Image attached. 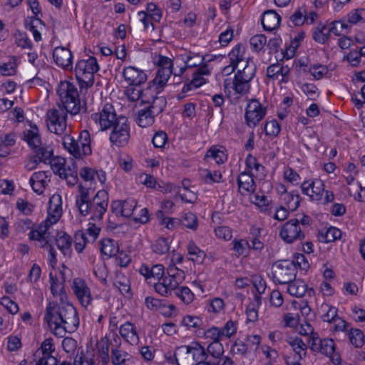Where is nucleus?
<instances>
[{
    "label": "nucleus",
    "instance_id": "44",
    "mask_svg": "<svg viewBox=\"0 0 365 365\" xmlns=\"http://www.w3.org/2000/svg\"><path fill=\"white\" fill-rule=\"evenodd\" d=\"M206 82L205 79L203 76H200L195 72L193 73L192 79L190 82L184 85L182 91L183 93H187L191 91L193 88H199Z\"/></svg>",
    "mask_w": 365,
    "mask_h": 365
},
{
    "label": "nucleus",
    "instance_id": "53",
    "mask_svg": "<svg viewBox=\"0 0 365 365\" xmlns=\"http://www.w3.org/2000/svg\"><path fill=\"white\" fill-rule=\"evenodd\" d=\"M312 185V195L310 197L312 200H319L322 198V195L324 191V184L322 181L311 182Z\"/></svg>",
    "mask_w": 365,
    "mask_h": 365
},
{
    "label": "nucleus",
    "instance_id": "24",
    "mask_svg": "<svg viewBox=\"0 0 365 365\" xmlns=\"http://www.w3.org/2000/svg\"><path fill=\"white\" fill-rule=\"evenodd\" d=\"M46 172L40 171L34 173L29 180V182L34 191L36 193L41 194L43 192V189L48 180Z\"/></svg>",
    "mask_w": 365,
    "mask_h": 365
},
{
    "label": "nucleus",
    "instance_id": "13",
    "mask_svg": "<svg viewBox=\"0 0 365 365\" xmlns=\"http://www.w3.org/2000/svg\"><path fill=\"white\" fill-rule=\"evenodd\" d=\"M163 91L146 88L144 93L143 103L148 104V107L155 115L161 113L167 105V101L163 96H159Z\"/></svg>",
    "mask_w": 365,
    "mask_h": 365
},
{
    "label": "nucleus",
    "instance_id": "33",
    "mask_svg": "<svg viewBox=\"0 0 365 365\" xmlns=\"http://www.w3.org/2000/svg\"><path fill=\"white\" fill-rule=\"evenodd\" d=\"M188 255L190 256V259L197 264L202 263L206 255L204 251L200 250L196 245L191 242L187 246Z\"/></svg>",
    "mask_w": 365,
    "mask_h": 365
},
{
    "label": "nucleus",
    "instance_id": "40",
    "mask_svg": "<svg viewBox=\"0 0 365 365\" xmlns=\"http://www.w3.org/2000/svg\"><path fill=\"white\" fill-rule=\"evenodd\" d=\"M287 342L293 347L294 351L299 355L300 359L306 356L307 345L301 338L295 337L287 341Z\"/></svg>",
    "mask_w": 365,
    "mask_h": 365
},
{
    "label": "nucleus",
    "instance_id": "19",
    "mask_svg": "<svg viewBox=\"0 0 365 365\" xmlns=\"http://www.w3.org/2000/svg\"><path fill=\"white\" fill-rule=\"evenodd\" d=\"M162 282H154L155 290L162 296L168 297L173 290H176L180 284L168 276L163 277Z\"/></svg>",
    "mask_w": 365,
    "mask_h": 365
},
{
    "label": "nucleus",
    "instance_id": "49",
    "mask_svg": "<svg viewBox=\"0 0 365 365\" xmlns=\"http://www.w3.org/2000/svg\"><path fill=\"white\" fill-rule=\"evenodd\" d=\"M322 309L326 311V313L322 316V319L324 322L331 323L336 319L338 312L337 308L325 304L322 306Z\"/></svg>",
    "mask_w": 365,
    "mask_h": 365
},
{
    "label": "nucleus",
    "instance_id": "52",
    "mask_svg": "<svg viewBox=\"0 0 365 365\" xmlns=\"http://www.w3.org/2000/svg\"><path fill=\"white\" fill-rule=\"evenodd\" d=\"M167 274L177 282L182 283L185 279V272L178 269L175 264H170L167 269Z\"/></svg>",
    "mask_w": 365,
    "mask_h": 365
},
{
    "label": "nucleus",
    "instance_id": "25",
    "mask_svg": "<svg viewBox=\"0 0 365 365\" xmlns=\"http://www.w3.org/2000/svg\"><path fill=\"white\" fill-rule=\"evenodd\" d=\"M239 190L240 192L242 190L247 192H253L255 190V184L253 177L251 174L247 172H242L237 179Z\"/></svg>",
    "mask_w": 365,
    "mask_h": 365
},
{
    "label": "nucleus",
    "instance_id": "59",
    "mask_svg": "<svg viewBox=\"0 0 365 365\" xmlns=\"http://www.w3.org/2000/svg\"><path fill=\"white\" fill-rule=\"evenodd\" d=\"M248 351V346L242 341H236L232 346L230 353L232 355L240 354L245 356Z\"/></svg>",
    "mask_w": 365,
    "mask_h": 365
},
{
    "label": "nucleus",
    "instance_id": "42",
    "mask_svg": "<svg viewBox=\"0 0 365 365\" xmlns=\"http://www.w3.org/2000/svg\"><path fill=\"white\" fill-rule=\"evenodd\" d=\"M205 158H213L217 164H222L227 160V155L222 150L217 149L215 146H212L205 156Z\"/></svg>",
    "mask_w": 365,
    "mask_h": 365
},
{
    "label": "nucleus",
    "instance_id": "16",
    "mask_svg": "<svg viewBox=\"0 0 365 365\" xmlns=\"http://www.w3.org/2000/svg\"><path fill=\"white\" fill-rule=\"evenodd\" d=\"M123 75L125 80L130 86H140L147 81L146 73L143 71L133 66L125 68Z\"/></svg>",
    "mask_w": 365,
    "mask_h": 365
},
{
    "label": "nucleus",
    "instance_id": "4",
    "mask_svg": "<svg viewBox=\"0 0 365 365\" xmlns=\"http://www.w3.org/2000/svg\"><path fill=\"white\" fill-rule=\"evenodd\" d=\"M255 72V63L250 58H247L242 70H239L235 73L233 80L227 78L224 81L225 91L232 88L237 94L243 95L248 93L250 89V82L254 78Z\"/></svg>",
    "mask_w": 365,
    "mask_h": 365
},
{
    "label": "nucleus",
    "instance_id": "55",
    "mask_svg": "<svg viewBox=\"0 0 365 365\" xmlns=\"http://www.w3.org/2000/svg\"><path fill=\"white\" fill-rule=\"evenodd\" d=\"M181 324L188 329L200 328L202 325V321L198 317L187 315L183 317Z\"/></svg>",
    "mask_w": 365,
    "mask_h": 365
},
{
    "label": "nucleus",
    "instance_id": "46",
    "mask_svg": "<svg viewBox=\"0 0 365 365\" xmlns=\"http://www.w3.org/2000/svg\"><path fill=\"white\" fill-rule=\"evenodd\" d=\"M341 237V231L334 227L328 228L324 235H322V241L329 243L334 242Z\"/></svg>",
    "mask_w": 365,
    "mask_h": 365
},
{
    "label": "nucleus",
    "instance_id": "10",
    "mask_svg": "<svg viewBox=\"0 0 365 365\" xmlns=\"http://www.w3.org/2000/svg\"><path fill=\"white\" fill-rule=\"evenodd\" d=\"M23 139L25 140L28 145L35 150L36 157L40 162L46 163L50 161L53 155V150L49 147H40L41 138L38 132L36 126L33 130H28L24 132Z\"/></svg>",
    "mask_w": 365,
    "mask_h": 365
},
{
    "label": "nucleus",
    "instance_id": "39",
    "mask_svg": "<svg viewBox=\"0 0 365 365\" xmlns=\"http://www.w3.org/2000/svg\"><path fill=\"white\" fill-rule=\"evenodd\" d=\"M306 13L307 9L304 6L297 8V9L290 16V22L294 26L303 25L306 21L304 17Z\"/></svg>",
    "mask_w": 365,
    "mask_h": 365
},
{
    "label": "nucleus",
    "instance_id": "26",
    "mask_svg": "<svg viewBox=\"0 0 365 365\" xmlns=\"http://www.w3.org/2000/svg\"><path fill=\"white\" fill-rule=\"evenodd\" d=\"M56 242L58 248L65 256L71 255V237L65 232H58L56 235Z\"/></svg>",
    "mask_w": 365,
    "mask_h": 365
},
{
    "label": "nucleus",
    "instance_id": "41",
    "mask_svg": "<svg viewBox=\"0 0 365 365\" xmlns=\"http://www.w3.org/2000/svg\"><path fill=\"white\" fill-rule=\"evenodd\" d=\"M207 356L210 355L215 359H219L224 353V348L220 341H212L211 342L205 350Z\"/></svg>",
    "mask_w": 365,
    "mask_h": 365
},
{
    "label": "nucleus",
    "instance_id": "27",
    "mask_svg": "<svg viewBox=\"0 0 365 365\" xmlns=\"http://www.w3.org/2000/svg\"><path fill=\"white\" fill-rule=\"evenodd\" d=\"M245 48L241 44L236 45L229 53L228 56L230 60L232 68L230 72H234L238 64L243 61Z\"/></svg>",
    "mask_w": 365,
    "mask_h": 365
},
{
    "label": "nucleus",
    "instance_id": "64",
    "mask_svg": "<svg viewBox=\"0 0 365 365\" xmlns=\"http://www.w3.org/2000/svg\"><path fill=\"white\" fill-rule=\"evenodd\" d=\"M128 354L117 349L112 350V362L114 365H123Z\"/></svg>",
    "mask_w": 365,
    "mask_h": 365
},
{
    "label": "nucleus",
    "instance_id": "48",
    "mask_svg": "<svg viewBox=\"0 0 365 365\" xmlns=\"http://www.w3.org/2000/svg\"><path fill=\"white\" fill-rule=\"evenodd\" d=\"M89 242V240L87 239L85 232L82 230H78L76 232L74 235V246L78 252H81L86 243Z\"/></svg>",
    "mask_w": 365,
    "mask_h": 365
},
{
    "label": "nucleus",
    "instance_id": "23",
    "mask_svg": "<svg viewBox=\"0 0 365 365\" xmlns=\"http://www.w3.org/2000/svg\"><path fill=\"white\" fill-rule=\"evenodd\" d=\"M139 272L146 279L153 278L154 279L160 281L165 274V269L164 267L160 264L153 265L151 268L148 265L143 264Z\"/></svg>",
    "mask_w": 365,
    "mask_h": 365
},
{
    "label": "nucleus",
    "instance_id": "58",
    "mask_svg": "<svg viewBox=\"0 0 365 365\" xmlns=\"http://www.w3.org/2000/svg\"><path fill=\"white\" fill-rule=\"evenodd\" d=\"M250 42L252 48L256 51H259L262 50L264 46L266 44L267 38L264 35L262 34L255 35L250 38Z\"/></svg>",
    "mask_w": 365,
    "mask_h": 365
},
{
    "label": "nucleus",
    "instance_id": "60",
    "mask_svg": "<svg viewBox=\"0 0 365 365\" xmlns=\"http://www.w3.org/2000/svg\"><path fill=\"white\" fill-rule=\"evenodd\" d=\"M0 304L12 314H15L19 312V309L18 304L15 302L12 301L9 297H1L0 299Z\"/></svg>",
    "mask_w": 365,
    "mask_h": 365
},
{
    "label": "nucleus",
    "instance_id": "29",
    "mask_svg": "<svg viewBox=\"0 0 365 365\" xmlns=\"http://www.w3.org/2000/svg\"><path fill=\"white\" fill-rule=\"evenodd\" d=\"M101 252L102 254L110 257L119 252V247L117 242L113 239H103L101 241Z\"/></svg>",
    "mask_w": 365,
    "mask_h": 365
},
{
    "label": "nucleus",
    "instance_id": "35",
    "mask_svg": "<svg viewBox=\"0 0 365 365\" xmlns=\"http://www.w3.org/2000/svg\"><path fill=\"white\" fill-rule=\"evenodd\" d=\"M65 159L62 158H57L49 161L53 171L61 178H67L68 177L66 168H65Z\"/></svg>",
    "mask_w": 365,
    "mask_h": 365
},
{
    "label": "nucleus",
    "instance_id": "1",
    "mask_svg": "<svg viewBox=\"0 0 365 365\" xmlns=\"http://www.w3.org/2000/svg\"><path fill=\"white\" fill-rule=\"evenodd\" d=\"M44 321L51 327L55 325L53 334L63 337L66 332L75 331L79 324L76 308L71 304H58L49 302L46 308Z\"/></svg>",
    "mask_w": 365,
    "mask_h": 365
},
{
    "label": "nucleus",
    "instance_id": "9",
    "mask_svg": "<svg viewBox=\"0 0 365 365\" xmlns=\"http://www.w3.org/2000/svg\"><path fill=\"white\" fill-rule=\"evenodd\" d=\"M78 192L79 195L76 196V204L81 215L86 216L91 214V220L93 221L102 220L104 213H101L99 207L95 206L93 202L90 200L88 189L79 185Z\"/></svg>",
    "mask_w": 365,
    "mask_h": 365
},
{
    "label": "nucleus",
    "instance_id": "51",
    "mask_svg": "<svg viewBox=\"0 0 365 365\" xmlns=\"http://www.w3.org/2000/svg\"><path fill=\"white\" fill-rule=\"evenodd\" d=\"M319 351L326 356H331L335 350L334 342L331 339H324L320 341Z\"/></svg>",
    "mask_w": 365,
    "mask_h": 365
},
{
    "label": "nucleus",
    "instance_id": "21",
    "mask_svg": "<svg viewBox=\"0 0 365 365\" xmlns=\"http://www.w3.org/2000/svg\"><path fill=\"white\" fill-rule=\"evenodd\" d=\"M261 21L263 29L271 31L279 26L281 17L274 10H267L263 13Z\"/></svg>",
    "mask_w": 365,
    "mask_h": 365
},
{
    "label": "nucleus",
    "instance_id": "43",
    "mask_svg": "<svg viewBox=\"0 0 365 365\" xmlns=\"http://www.w3.org/2000/svg\"><path fill=\"white\" fill-rule=\"evenodd\" d=\"M186 59L185 60V65L184 66H187V68L196 67L200 65L205 60V58L209 56V55H206L205 56H202L198 53H189L185 55Z\"/></svg>",
    "mask_w": 365,
    "mask_h": 365
},
{
    "label": "nucleus",
    "instance_id": "61",
    "mask_svg": "<svg viewBox=\"0 0 365 365\" xmlns=\"http://www.w3.org/2000/svg\"><path fill=\"white\" fill-rule=\"evenodd\" d=\"M136 205L137 202L133 198H128L125 200H123V217H130L133 215V211L136 207Z\"/></svg>",
    "mask_w": 365,
    "mask_h": 365
},
{
    "label": "nucleus",
    "instance_id": "18",
    "mask_svg": "<svg viewBox=\"0 0 365 365\" xmlns=\"http://www.w3.org/2000/svg\"><path fill=\"white\" fill-rule=\"evenodd\" d=\"M48 214V217L43 223L38 225L36 229L30 231L29 233V239H44L43 235H51L49 230L54 223L58 222V220H54V213Z\"/></svg>",
    "mask_w": 365,
    "mask_h": 365
},
{
    "label": "nucleus",
    "instance_id": "20",
    "mask_svg": "<svg viewBox=\"0 0 365 365\" xmlns=\"http://www.w3.org/2000/svg\"><path fill=\"white\" fill-rule=\"evenodd\" d=\"M172 74L173 69H168L167 68H159L155 78L147 88L153 87V89L163 91L164 87L166 86Z\"/></svg>",
    "mask_w": 365,
    "mask_h": 365
},
{
    "label": "nucleus",
    "instance_id": "5",
    "mask_svg": "<svg viewBox=\"0 0 365 365\" xmlns=\"http://www.w3.org/2000/svg\"><path fill=\"white\" fill-rule=\"evenodd\" d=\"M207 358L205 349L197 341H193L190 345L178 346L175 351L177 365H195Z\"/></svg>",
    "mask_w": 365,
    "mask_h": 365
},
{
    "label": "nucleus",
    "instance_id": "62",
    "mask_svg": "<svg viewBox=\"0 0 365 365\" xmlns=\"http://www.w3.org/2000/svg\"><path fill=\"white\" fill-rule=\"evenodd\" d=\"M284 68L279 63L270 65L267 68V76L269 78L277 79L279 75H283Z\"/></svg>",
    "mask_w": 365,
    "mask_h": 365
},
{
    "label": "nucleus",
    "instance_id": "17",
    "mask_svg": "<svg viewBox=\"0 0 365 365\" xmlns=\"http://www.w3.org/2000/svg\"><path fill=\"white\" fill-rule=\"evenodd\" d=\"M53 58L57 65L65 69L71 68L72 65V53L65 47H56L53 52Z\"/></svg>",
    "mask_w": 365,
    "mask_h": 365
},
{
    "label": "nucleus",
    "instance_id": "14",
    "mask_svg": "<svg viewBox=\"0 0 365 365\" xmlns=\"http://www.w3.org/2000/svg\"><path fill=\"white\" fill-rule=\"evenodd\" d=\"M266 109L257 99L250 101L245 110V120L250 128L255 127L264 117Z\"/></svg>",
    "mask_w": 365,
    "mask_h": 365
},
{
    "label": "nucleus",
    "instance_id": "37",
    "mask_svg": "<svg viewBox=\"0 0 365 365\" xmlns=\"http://www.w3.org/2000/svg\"><path fill=\"white\" fill-rule=\"evenodd\" d=\"M349 339L350 342L356 347L359 348L365 344V335L359 329H351L349 332Z\"/></svg>",
    "mask_w": 365,
    "mask_h": 365
},
{
    "label": "nucleus",
    "instance_id": "34",
    "mask_svg": "<svg viewBox=\"0 0 365 365\" xmlns=\"http://www.w3.org/2000/svg\"><path fill=\"white\" fill-rule=\"evenodd\" d=\"M330 34L329 28L325 25H319L312 33L313 39L320 43H324L329 38Z\"/></svg>",
    "mask_w": 365,
    "mask_h": 365
},
{
    "label": "nucleus",
    "instance_id": "6",
    "mask_svg": "<svg viewBox=\"0 0 365 365\" xmlns=\"http://www.w3.org/2000/svg\"><path fill=\"white\" fill-rule=\"evenodd\" d=\"M91 141L89 132L83 130L80 133L78 140L71 135H65L63 138V145L75 158L82 159L92 153Z\"/></svg>",
    "mask_w": 365,
    "mask_h": 365
},
{
    "label": "nucleus",
    "instance_id": "45",
    "mask_svg": "<svg viewBox=\"0 0 365 365\" xmlns=\"http://www.w3.org/2000/svg\"><path fill=\"white\" fill-rule=\"evenodd\" d=\"M287 208L291 211H294L299 205V195L298 191L293 190L290 192L287 197H284Z\"/></svg>",
    "mask_w": 365,
    "mask_h": 365
},
{
    "label": "nucleus",
    "instance_id": "54",
    "mask_svg": "<svg viewBox=\"0 0 365 365\" xmlns=\"http://www.w3.org/2000/svg\"><path fill=\"white\" fill-rule=\"evenodd\" d=\"M281 130L280 125L277 120H272L266 123L264 125V132L267 135L276 137Z\"/></svg>",
    "mask_w": 365,
    "mask_h": 365
},
{
    "label": "nucleus",
    "instance_id": "47",
    "mask_svg": "<svg viewBox=\"0 0 365 365\" xmlns=\"http://www.w3.org/2000/svg\"><path fill=\"white\" fill-rule=\"evenodd\" d=\"M145 92V89L142 90L140 86H133V87L126 89V95L131 101H135L140 98L143 103Z\"/></svg>",
    "mask_w": 365,
    "mask_h": 365
},
{
    "label": "nucleus",
    "instance_id": "38",
    "mask_svg": "<svg viewBox=\"0 0 365 365\" xmlns=\"http://www.w3.org/2000/svg\"><path fill=\"white\" fill-rule=\"evenodd\" d=\"M180 222L185 227L192 230H196L198 227V220L197 216L192 212L185 213L181 220H177L176 222Z\"/></svg>",
    "mask_w": 365,
    "mask_h": 365
},
{
    "label": "nucleus",
    "instance_id": "57",
    "mask_svg": "<svg viewBox=\"0 0 365 365\" xmlns=\"http://www.w3.org/2000/svg\"><path fill=\"white\" fill-rule=\"evenodd\" d=\"M155 216L160 224L165 225L168 229H173L174 227V224L177 220H178L177 218L166 217L162 210H158L155 213Z\"/></svg>",
    "mask_w": 365,
    "mask_h": 365
},
{
    "label": "nucleus",
    "instance_id": "12",
    "mask_svg": "<svg viewBox=\"0 0 365 365\" xmlns=\"http://www.w3.org/2000/svg\"><path fill=\"white\" fill-rule=\"evenodd\" d=\"M67 113L64 109H51L47 112V126L48 130L57 135L62 134L66 128Z\"/></svg>",
    "mask_w": 365,
    "mask_h": 365
},
{
    "label": "nucleus",
    "instance_id": "28",
    "mask_svg": "<svg viewBox=\"0 0 365 365\" xmlns=\"http://www.w3.org/2000/svg\"><path fill=\"white\" fill-rule=\"evenodd\" d=\"M155 115L148 108L138 110L136 123L142 128H146L153 125Z\"/></svg>",
    "mask_w": 365,
    "mask_h": 365
},
{
    "label": "nucleus",
    "instance_id": "56",
    "mask_svg": "<svg viewBox=\"0 0 365 365\" xmlns=\"http://www.w3.org/2000/svg\"><path fill=\"white\" fill-rule=\"evenodd\" d=\"M175 292L185 304H190L193 300L194 294L187 287H182L180 289L178 287Z\"/></svg>",
    "mask_w": 365,
    "mask_h": 365
},
{
    "label": "nucleus",
    "instance_id": "31",
    "mask_svg": "<svg viewBox=\"0 0 365 365\" xmlns=\"http://www.w3.org/2000/svg\"><path fill=\"white\" fill-rule=\"evenodd\" d=\"M61 196L58 194H54L50 198L48 207V213H54V220H58L62 214Z\"/></svg>",
    "mask_w": 365,
    "mask_h": 365
},
{
    "label": "nucleus",
    "instance_id": "8",
    "mask_svg": "<svg viewBox=\"0 0 365 365\" xmlns=\"http://www.w3.org/2000/svg\"><path fill=\"white\" fill-rule=\"evenodd\" d=\"M297 265L294 261L279 260L272 267V279L275 284H284L296 279Z\"/></svg>",
    "mask_w": 365,
    "mask_h": 365
},
{
    "label": "nucleus",
    "instance_id": "30",
    "mask_svg": "<svg viewBox=\"0 0 365 365\" xmlns=\"http://www.w3.org/2000/svg\"><path fill=\"white\" fill-rule=\"evenodd\" d=\"M287 292L292 296L302 297L307 292V284L302 280L294 279L288 283Z\"/></svg>",
    "mask_w": 365,
    "mask_h": 365
},
{
    "label": "nucleus",
    "instance_id": "2",
    "mask_svg": "<svg viewBox=\"0 0 365 365\" xmlns=\"http://www.w3.org/2000/svg\"><path fill=\"white\" fill-rule=\"evenodd\" d=\"M91 118L96 123L99 122L102 130L110 127L113 128L110 136V140L113 143L118 146H122L128 142L130 129L128 125V118L123 115L117 118L111 104L106 103L102 111L100 113L92 114Z\"/></svg>",
    "mask_w": 365,
    "mask_h": 365
},
{
    "label": "nucleus",
    "instance_id": "7",
    "mask_svg": "<svg viewBox=\"0 0 365 365\" xmlns=\"http://www.w3.org/2000/svg\"><path fill=\"white\" fill-rule=\"evenodd\" d=\"M98 70L99 66L95 57L78 61L75 68V74L81 89H87L93 85L94 73Z\"/></svg>",
    "mask_w": 365,
    "mask_h": 365
},
{
    "label": "nucleus",
    "instance_id": "32",
    "mask_svg": "<svg viewBox=\"0 0 365 365\" xmlns=\"http://www.w3.org/2000/svg\"><path fill=\"white\" fill-rule=\"evenodd\" d=\"M91 201L95 206L99 207L101 213H105L108 205V194L104 190H99Z\"/></svg>",
    "mask_w": 365,
    "mask_h": 365
},
{
    "label": "nucleus",
    "instance_id": "36",
    "mask_svg": "<svg viewBox=\"0 0 365 365\" xmlns=\"http://www.w3.org/2000/svg\"><path fill=\"white\" fill-rule=\"evenodd\" d=\"M35 22L43 25V21L39 18L36 16H31L26 19L25 26L26 29H28L33 33L35 41H40L41 40V35L40 32L37 30V25L34 24Z\"/></svg>",
    "mask_w": 365,
    "mask_h": 365
},
{
    "label": "nucleus",
    "instance_id": "15",
    "mask_svg": "<svg viewBox=\"0 0 365 365\" xmlns=\"http://www.w3.org/2000/svg\"><path fill=\"white\" fill-rule=\"evenodd\" d=\"M72 289L78 299L83 307H87L92 299L90 289L86 282L81 278L73 279Z\"/></svg>",
    "mask_w": 365,
    "mask_h": 365
},
{
    "label": "nucleus",
    "instance_id": "22",
    "mask_svg": "<svg viewBox=\"0 0 365 365\" xmlns=\"http://www.w3.org/2000/svg\"><path fill=\"white\" fill-rule=\"evenodd\" d=\"M120 336L131 345L138 344L139 337L134 324L126 322L119 328Z\"/></svg>",
    "mask_w": 365,
    "mask_h": 365
},
{
    "label": "nucleus",
    "instance_id": "3",
    "mask_svg": "<svg viewBox=\"0 0 365 365\" xmlns=\"http://www.w3.org/2000/svg\"><path fill=\"white\" fill-rule=\"evenodd\" d=\"M63 109L71 114L87 113L86 103L81 104L78 92L76 87L68 81L61 82L57 89Z\"/></svg>",
    "mask_w": 365,
    "mask_h": 365
},
{
    "label": "nucleus",
    "instance_id": "63",
    "mask_svg": "<svg viewBox=\"0 0 365 365\" xmlns=\"http://www.w3.org/2000/svg\"><path fill=\"white\" fill-rule=\"evenodd\" d=\"M349 26V25L344 21H334L331 23L329 31L330 33H333L336 36H340L342 34V31L348 29Z\"/></svg>",
    "mask_w": 365,
    "mask_h": 365
},
{
    "label": "nucleus",
    "instance_id": "50",
    "mask_svg": "<svg viewBox=\"0 0 365 365\" xmlns=\"http://www.w3.org/2000/svg\"><path fill=\"white\" fill-rule=\"evenodd\" d=\"M152 248L154 252L159 255H163L168 252L170 249L168 239L163 237L159 238L152 245Z\"/></svg>",
    "mask_w": 365,
    "mask_h": 365
},
{
    "label": "nucleus",
    "instance_id": "11",
    "mask_svg": "<svg viewBox=\"0 0 365 365\" xmlns=\"http://www.w3.org/2000/svg\"><path fill=\"white\" fill-rule=\"evenodd\" d=\"M279 236L287 244H292L297 240H304L305 234L299 226V220L297 218H293L281 227Z\"/></svg>",
    "mask_w": 365,
    "mask_h": 365
}]
</instances>
